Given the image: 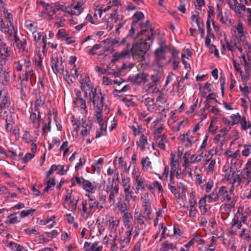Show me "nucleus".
I'll list each match as a JSON object with an SVG mask.
<instances>
[{
    "label": "nucleus",
    "instance_id": "nucleus-1",
    "mask_svg": "<svg viewBox=\"0 0 251 251\" xmlns=\"http://www.w3.org/2000/svg\"><path fill=\"white\" fill-rule=\"evenodd\" d=\"M150 48V46L146 41L141 40L133 44L130 49V52L133 57L140 55L141 56L142 60H145L144 54L147 52Z\"/></svg>",
    "mask_w": 251,
    "mask_h": 251
},
{
    "label": "nucleus",
    "instance_id": "nucleus-2",
    "mask_svg": "<svg viewBox=\"0 0 251 251\" xmlns=\"http://www.w3.org/2000/svg\"><path fill=\"white\" fill-rule=\"evenodd\" d=\"M91 91L92 97L91 93L89 94V96L94 107L96 109H102L104 96L102 95L100 92L97 93L96 88L93 87L91 88Z\"/></svg>",
    "mask_w": 251,
    "mask_h": 251
},
{
    "label": "nucleus",
    "instance_id": "nucleus-3",
    "mask_svg": "<svg viewBox=\"0 0 251 251\" xmlns=\"http://www.w3.org/2000/svg\"><path fill=\"white\" fill-rule=\"evenodd\" d=\"M88 201L84 200L82 202V210L84 213L88 212L90 213L96 210L99 208V202L95 199H93L90 195H88Z\"/></svg>",
    "mask_w": 251,
    "mask_h": 251
},
{
    "label": "nucleus",
    "instance_id": "nucleus-4",
    "mask_svg": "<svg viewBox=\"0 0 251 251\" xmlns=\"http://www.w3.org/2000/svg\"><path fill=\"white\" fill-rule=\"evenodd\" d=\"M166 58V50L161 49H156L154 51V64L158 66L159 67H162L163 63L162 61Z\"/></svg>",
    "mask_w": 251,
    "mask_h": 251
},
{
    "label": "nucleus",
    "instance_id": "nucleus-5",
    "mask_svg": "<svg viewBox=\"0 0 251 251\" xmlns=\"http://www.w3.org/2000/svg\"><path fill=\"white\" fill-rule=\"evenodd\" d=\"M10 48L4 43L0 44V61L6 62L10 57Z\"/></svg>",
    "mask_w": 251,
    "mask_h": 251
},
{
    "label": "nucleus",
    "instance_id": "nucleus-6",
    "mask_svg": "<svg viewBox=\"0 0 251 251\" xmlns=\"http://www.w3.org/2000/svg\"><path fill=\"white\" fill-rule=\"evenodd\" d=\"M75 93L76 97L74 99V103L76 105L79 104L81 108L85 110V113H86L87 112V110L85 100L82 97L80 91L79 89H75Z\"/></svg>",
    "mask_w": 251,
    "mask_h": 251
},
{
    "label": "nucleus",
    "instance_id": "nucleus-7",
    "mask_svg": "<svg viewBox=\"0 0 251 251\" xmlns=\"http://www.w3.org/2000/svg\"><path fill=\"white\" fill-rule=\"evenodd\" d=\"M148 74L145 73H140L136 75L129 78L130 81L133 83L140 84L141 83H145L148 81Z\"/></svg>",
    "mask_w": 251,
    "mask_h": 251
},
{
    "label": "nucleus",
    "instance_id": "nucleus-8",
    "mask_svg": "<svg viewBox=\"0 0 251 251\" xmlns=\"http://www.w3.org/2000/svg\"><path fill=\"white\" fill-rule=\"evenodd\" d=\"M90 78L88 76H84L82 78V76H80V83L81 84V89L84 92L85 98H88L87 91L91 88Z\"/></svg>",
    "mask_w": 251,
    "mask_h": 251
},
{
    "label": "nucleus",
    "instance_id": "nucleus-9",
    "mask_svg": "<svg viewBox=\"0 0 251 251\" xmlns=\"http://www.w3.org/2000/svg\"><path fill=\"white\" fill-rule=\"evenodd\" d=\"M162 76V73L160 71H156L153 74H152L151 76V79L152 81V83H150L148 84L149 88H156L158 83Z\"/></svg>",
    "mask_w": 251,
    "mask_h": 251
},
{
    "label": "nucleus",
    "instance_id": "nucleus-10",
    "mask_svg": "<svg viewBox=\"0 0 251 251\" xmlns=\"http://www.w3.org/2000/svg\"><path fill=\"white\" fill-rule=\"evenodd\" d=\"M30 110V122L32 123H41V118L39 109L31 107Z\"/></svg>",
    "mask_w": 251,
    "mask_h": 251
},
{
    "label": "nucleus",
    "instance_id": "nucleus-11",
    "mask_svg": "<svg viewBox=\"0 0 251 251\" xmlns=\"http://www.w3.org/2000/svg\"><path fill=\"white\" fill-rule=\"evenodd\" d=\"M107 222L108 223V228L112 231L113 230L116 231L119 226L120 223V219L117 217H114L109 216L107 218Z\"/></svg>",
    "mask_w": 251,
    "mask_h": 251
},
{
    "label": "nucleus",
    "instance_id": "nucleus-12",
    "mask_svg": "<svg viewBox=\"0 0 251 251\" xmlns=\"http://www.w3.org/2000/svg\"><path fill=\"white\" fill-rule=\"evenodd\" d=\"M63 61L62 59L59 62L57 58L51 60V68L55 74H56L62 71L63 69Z\"/></svg>",
    "mask_w": 251,
    "mask_h": 251
},
{
    "label": "nucleus",
    "instance_id": "nucleus-13",
    "mask_svg": "<svg viewBox=\"0 0 251 251\" xmlns=\"http://www.w3.org/2000/svg\"><path fill=\"white\" fill-rule=\"evenodd\" d=\"M133 174L135 176L134 180L137 186L140 187L142 190H144L145 186H147L145 179L140 176V173L138 172H135Z\"/></svg>",
    "mask_w": 251,
    "mask_h": 251
},
{
    "label": "nucleus",
    "instance_id": "nucleus-14",
    "mask_svg": "<svg viewBox=\"0 0 251 251\" xmlns=\"http://www.w3.org/2000/svg\"><path fill=\"white\" fill-rule=\"evenodd\" d=\"M2 91L0 92V99L2 98L1 103L0 104V110L3 109L6 107H8L10 106V101L9 97L8 94H6L3 97H1Z\"/></svg>",
    "mask_w": 251,
    "mask_h": 251
},
{
    "label": "nucleus",
    "instance_id": "nucleus-15",
    "mask_svg": "<svg viewBox=\"0 0 251 251\" xmlns=\"http://www.w3.org/2000/svg\"><path fill=\"white\" fill-rule=\"evenodd\" d=\"M17 30H14V41L16 44V47H17L19 49H23V50H24L26 45V41L25 39L20 40L19 38L17 35Z\"/></svg>",
    "mask_w": 251,
    "mask_h": 251
},
{
    "label": "nucleus",
    "instance_id": "nucleus-16",
    "mask_svg": "<svg viewBox=\"0 0 251 251\" xmlns=\"http://www.w3.org/2000/svg\"><path fill=\"white\" fill-rule=\"evenodd\" d=\"M229 4L230 8L234 10L239 17H243L242 11H245L246 10V7L244 4H239L238 6H233V5L230 3V2H229Z\"/></svg>",
    "mask_w": 251,
    "mask_h": 251
},
{
    "label": "nucleus",
    "instance_id": "nucleus-17",
    "mask_svg": "<svg viewBox=\"0 0 251 251\" xmlns=\"http://www.w3.org/2000/svg\"><path fill=\"white\" fill-rule=\"evenodd\" d=\"M219 194L222 196V201H226L227 202H229L231 200V197L228 195V192L226 189V187L225 186L221 187L219 191Z\"/></svg>",
    "mask_w": 251,
    "mask_h": 251
},
{
    "label": "nucleus",
    "instance_id": "nucleus-18",
    "mask_svg": "<svg viewBox=\"0 0 251 251\" xmlns=\"http://www.w3.org/2000/svg\"><path fill=\"white\" fill-rule=\"evenodd\" d=\"M119 185L115 184L114 189L110 192L108 201L111 204H114L115 201V197L118 194Z\"/></svg>",
    "mask_w": 251,
    "mask_h": 251
},
{
    "label": "nucleus",
    "instance_id": "nucleus-19",
    "mask_svg": "<svg viewBox=\"0 0 251 251\" xmlns=\"http://www.w3.org/2000/svg\"><path fill=\"white\" fill-rule=\"evenodd\" d=\"M176 248V245L169 243L166 241L163 243L160 249V251H169V250H173Z\"/></svg>",
    "mask_w": 251,
    "mask_h": 251
},
{
    "label": "nucleus",
    "instance_id": "nucleus-20",
    "mask_svg": "<svg viewBox=\"0 0 251 251\" xmlns=\"http://www.w3.org/2000/svg\"><path fill=\"white\" fill-rule=\"evenodd\" d=\"M176 161L174 160V157L172 158L171 162V173H170V181L172 184H175V182L174 181V176L175 174V172L176 170Z\"/></svg>",
    "mask_w": 251,
    "mask_h": 251
},
{
    "label": "nucleus",
    "instance_id": "nucleus-21",
    "mask_svg": "<svg viewBox=\"0 0 251 251\" xmlns=\"http://www.w3.org/2000/svg\"><path fill=\"white\" fill-rule=\"evenodd\" d=\"M46 186L44 189V192L47 193L49 190H52L55 185L54 178H50L46 183Z\"/></svg>",
    "mask_w": 251,
    "mask_h": 251
},
{
    "label": "nucleus",
    "instance_id": "nucleus-22",
    "mask_svg": "<svg viewBox=\"0 0 251 251\" xmlns=\"http://www.w3.org/2000/svg\"><path fill=\"white\" fill-rule=\"evenodd\" d=\"M240 124L241 125V129L243 130H246L251 127V123L249 120H247L245 117H243Z\"/></svg>",
    "mask_w": 251,
    "mask_h": 251
},
{
    "label": "nucleus",
    "instance_id": "nucleus-23",
    "mask_svg": "<svg viewBox=\"0 0 251 251\" xmlns=\"http://www.w3.org/2000/svg\"><path fill=\"white\" fill-rule=\"evenodd\" d=\"M83 187L86 191L91 193H92L95 189V187L92 185V183L87 180L84 181Z\"/></svg>",
    "mask_w": 251,
    "mask_h": 251
},
{
    "label": "nucleus",
    "instance_id": "nucleus-24",
    "mask_svg": "<svg viewBox=\"0 0 251 251\" xmlns=\"http://www.w3.org/2000/svg\"><path fill=\"white\" fill-rule=\"evenodd\" d=\"M206 201L205 198L201 199L199 201V208L200 209H203L204 212H207L210 209V207L205 204Z\"/></svg>",
    "mask_w": 251,
    "mask_h": 251
},
{
    "label": "nucleus",
    "instance_id": "nucleus-25",
    "mask_svg": "<svg viewBox=\"0 0 251 251\" xmlns=\"http://www.w3.org/2000/svg\"><path fill=\"white\" fill-rule=\"evenodd\" d=\"M134 20L132 22V25L136 24L139 21L144 18V15L141 12H137L134 14Z\"/></svg>",
    "mask_w": 251,
    "mask_h": 251
},
{
    "label": "nucleus",
    "instance_id": "nucleus-26",
    "mask_svg": "<svg viewBox=\"0 0 251 251\" xmlns=\"http://www.w3.org/2000/svg\"><path fill=\"white\" fill-rule=\"evenodd\" d=\"M196 22L197 24L199 30L200 31L201 33V38H203L204 36V30L203 28L204 25L202 22H201L199 17L196 20Z\"/></svg>",
    "mask_w": 251,
    "mask_h": 251
},
{
    "label": "nucleus",
    "instance_id": "nucleus-27",
    "mask_svg": "<svg viewBox=\"0 0 251 251\" xmlns=\"http://www.w3.org/2000/svg\"><path fill=\"white\" fill-rule=\"evenodd\" d=\"M230 118L232 119L231 125H234L238 123L240 124L243 118L239 113H237L236 115L233 114L230 116Z\"/></svg>",
    "mask_w": 251,
    "mask_h": 251
},
{
    "label": "nucleus",
    "instance_id": "nucleus-28",
    "mask_svg": "<svg viewBox=\"0 0 251 251\" xmlns=\"http://www.w3.org/2000/svg\"><path fill=\"white\" fill-rule=\"evenodd\" d=\"M129 35H127L126 38H124L120 42L119 41V38H114L110 41V45L113 46L115 44H119L120 45H124L126 41V39L128 38Z\"/></svg>",
    "mask_w": 251,
    "mask_h": 251
},
{
    "label": "nucleus",
    "instance_id": "nucleus-29",
    "mask_svg": "<svg viewBox=\"0 0 251 251\" xmlns=\"http://www.w3.org/2000/svg\"><path fill=\"white\" fill-rule=\"evenodd\" d=\"M131 219H132V217L131 213L128 212L124 213L123 221L124 225L126 226L129 224L130 220Z\"/></svg>",
    "mask_w": 251,
    "mask_h": 251
},
{
    "label": "nucleus",
    "instance_id": "nucleus-30",
    "mask_svg": "<svg viewBox=\"0 0 251 251\" xmlns=\"http://www.w3.org/2000/svg\"><path fill=\"white\" fill-rule=\"evenodd\" d=\"M235 175L234 169L231 168L229 170L226 169L225 171V177L227 180L231 179Z\"/></svg>",
    "mask_w": 251,
    "mask_h": 251
},
{
    "label": "nucleus",
    "instance_id": "nucleus-31",
    "mask_svg": "<svg viewBox=\"0 0 251 251\" xmlns=\"http://www.w3.org/2000/svg\"><path fill=\"white\" fill-rule=\"evenodd\" d=\"M143 206L144 208V214H146L147 216L149 217L151 213V205L150 202L147 203H143Z\"/></svg>",
    "mask_w": 251,
    "mask_h": 251
},
{
    "label": "nucleus",
    "instance_id": "nucleus-32",
    "mask_svg": "<svg viewBox=\"0 0 251 251\" xmlns=\"http://www.w3.org/2000/svg\"><path fill=\"white\" fill-rule=\"evenodd\" d=\"M130 53H131L130 50H125L120 52H116L115 53V56L116 57H119V58H124L127 57V56H129Z\"/></svg>",
    "mask_w": 251,
    "mask_h": 251
},
{
    "label": "nucleus",
    "instance_id": "nucleus-33",
    "mask_svg": "<svg viewBox=\"0 0 251 251\" xmlns=\"http://www.w3.org/2000/svg\"><path fill=\"white\" fill-rule=\"evenodd\" d=\"M166 138L167 136L165 134L161 135V138H160V140L159 141L158 144V147L163 150L165 149V143L166 142Z\"/></svg>",
    "mask_w": 251,
    "mask_h": 251
},
{
    "label": "nucleus",
    "instance_id": "nucleus-34",
    "mask_svg": "<svg viewBox=\"0 0 251 251\" xmlns=\"http://www.w3.org/2000/svg\"><path fill=\"white\" fill-rule=\"evenodd\" d=\"M149 160V157H147L145 158H143L141 160V164L143 168L146 170L148 169L149 168H151V162Z\"/></svg>",
    "mask_w": 251,
    "mask_h": 251
},
{
    "label": "nucleus",
    "instance_id": "nucleus-35",
    "mask_svg": "<svg viewBox=\"0 0 251 251\" xmlns=\"http://www.w3.org/2000/svg\"><path fill=\"white\" fill-rule=\"evenodd\" d=\"M190 133L189 132H187L186 135L187 136L186 138V143L185 145V146L186 147H188L189 146H191V145L195 143L196 141V139H194L193 137L192 136L190 137L189 134Z\"/></svg>",
    "mask_w": 251,
    "mask_h": 251
},
{
    "label": "nucleus",
    "instance_id": "nucleus-36",
    "mask_svg": "<svg viewBox=\"0 0 251 251\" xmlns=\"http://www.w3.org/2000/svg\"><path fill=\"white\" fill-rule=\"evenodd\" d=\"M45 101L44 98L42 99L41 96H39V98L35 100L34 106L33 108L39 109V107L42 106L44 104Z\"/></svg>",
    "mask_w": 251,
    "mask_h": 251
},
{
    "label": "nucleus",
    "instance_id": "nucleus-37",
    "mask_svg": "<svg viewBox=\"0 0 251 251\" xmlns=\"http://www.w3.org/2000/svg\"><path fill=\"white\" fill-rule=\"evenodd\" d=\"M0 77L3 78V80L2 81V85H7L8 84L10 78V74L8 72H6L5 73H4L3 75Z\"/></svg>",
    "mask_w": 251,
    "mask_h": 251
},
{
    "label": "nucleus",
    "instance_id": "nucleus-38",
    "mask_svg": "<svg viewBox=\"0 0 251 251\" xmlns=\"http://www.w3.org/2000/svg\"><path fill=\"white\" fill-rule=\"evenodd\" d=\"M251 153V145H245L244 150L242 151V154L243 156H248Z\"/></svg>",
    "mask_w": 251,
    "mask_h": 251
},
{
    "label": "nucleus",
    "instance_id": "nucleus-39",
    "mask_svg": "<svg viewBox=\"0 0 251 251\" xmlns=\"http://www.w3.org/2000/svg\"><path fill=\"white\" fill-rule=\"evenodd\" d=\"M102 109H96L97 113V121L99 123L101 124L102 122Z\"/></svg>",
    "mask_w": 251,
    "mask_h": 251
},
{
    "label": "nucleus",
    "instance_id": "nucleus-40",
    "mask_svg": "<svg viewBox=\"0 0 251 251\" xmlns=\"http://www.w3.org/2000/svg\"><path fill=\"white\" fill-rule=\"evenodd\" d=\"M34 156V153H27L22 158L24 163H26L29 161L31 160Z\"/></svg>",
    "mask_w": 251,
    "mask_h": 251
},
{
    "label": "nucleus",
    "instance_id": "nucleus-41",
    "mask_svg": "<svg viewBox=\"0 0 251 251\" xmlns=\"http://www.w3.org/2000/svg\"><path fill=\"white\" fill-rule=\"evenodd\" d=\"M66 10V8L63 5H60V4L56 3L54 6L53 9V12L54 13H55L57 11H58L59 10L65 11Z\"/></svg>",
    "mask_w": 251,
    "mask_h": 251
},
{
    "label": "nucleus",
    "instance_id": "nucleus-42",
    "mask_svg": "<svg viewBox=\"0 0 251 251\" xmlns=\"http://www.w3.org/2000/svg\"><path fill=\"white\" fill-rule=\"evenodd\" d=\"M194 244V239L190 240L188 243L184 246V247L180 249V251H188L189 248Z\"/></svg>",
    "mask_w": 251,
    "mask_h": 251
},
{
    "label": "nucleus",
    "instance_id": "nucleus-43",
    "mask_svg": "<svg viewBox=\"0 0 251 251\" xmlns=\"http://www.w3.org/2000/svg\"><path fill=\"white\" fill-rule=\"evenodd\" d=\"M8 221L9 223L15 224L19 222L18 218L15 216V214H11L8 217Z\"/></svg>",
    "mask_w": 251,
    "mask_h": 251
},
{
    "label": "nucleus",
    "instance_id": "nucleus-44",
    "mask_svg": "<svg viewBox=\"0 0 251 251\" xmlns=\"http://www.w3.org/2000/svg\"><path fill=\"white\" fill-rule=\"evenodd\" d=\"M35 209H30L26 210H23L20 213V216L22 218H24L31 214L33 212L35 211Z\"/></svg>",
    "mask_w": 251,
    "mask_h": 251
},
{
    "label": "nucleus",
    "instance_id": "nucleus-45",
    "mask_svg": "<svg viewBox=\"0 0 251 251\" xmlns=\"http://www.w3.org/2000/svg\"><path fill=\"white\" fill-rule=\"evenodd\" d=\"M139 142L142 146V150H144L145 145L147 144V137L142 134L140 136Z\"/></svg>",
    "mask_w": 251,
    "mask_h": 251
},
{
    "label": "nucleus",
    "instance_id": "nucleus-46",
    "mask_svg": "<svg viewBox=\"0 0 251 251\" xmlns=\"http://www.w3.org/2000/svg\"><path fill=\"white\" fill-rule=\"evenodd\" d=\"M201 151V153L200 154V155L196 157L194 160H193L192 162V163H197V162L201 161V159L206 155L205 151Z\"/></svg>",
    "mask_w": 251,
    "mask_h": 251
},
{
    "label": "nucleus",
    "instance_id": "nucleus-47",
    "mask_svg": "<svg viewBox=\"0 0 251 251\" xmlns=\"http://www.w3.org/2000/svg\"><path fill=\"white\" fill-rule=\"evenodd\" d=\"M98 243L96 242L94 243L91 247L90 251H101L102 250V246H98Z\"/></svg>",
    "mask_w": 251,
    "mask_h": 251
},
{
    "label": "nucleus",
    "instance_id": "nucleus-48",
    "mask_svg": "<svg viewBox=\"0 0 251 251\" xmlns=\"http://www.w3.org/2000/svg\"><path fill=\"white\" fill-rule=\"evenodd\" d=\"M109 185H107L106 187V188L105 189V191L107 192V193H108L109 192H111L113 189H114V186L113 185V182L114 181V178H113L112 180L110 181V179L109 178Z\"/></svg>",
    "mask_w": 251,
    "mask_h": 251
},
{
    "label": "nucleus",
    "instance_id": "nucleus-49",
    "mask_svg": "<svg viewBox=\"0 0 251 251\" xmlns=\"http://www.w3.org/2000/svg\"><path fill=\"white\" fill-rule=\"evenodd\" d=\"M118 209L121 213H126L127 212H126V211L127 210V206L126 203L125 202H122L118 206Z\"/></svg>",
    "mask_w": 251,
    "mask_h": 251
},
{
    "label": "nucleus",
    "instance_id": "nucleus-50",
    "mask_svg": "<svg viewBox=\"0 0 251 251\" xmlns=\"http://www.w3.org/2000/svg\"><path fill=\"white\" fill-rule=\"evenodd\" d=\"M25 76H28V77H29V79L31 81L32 78L33 77H35V75L34 72L32 70H28L27 69H26ZM31 83L32 84L31 82Z\"/></svg>",
    "mask_w": 251,
    "mask_h": 251
},
{
    "label": "nucleus",
    "instance_id": "nucleus-51",
    "mask_svg": "<svg viewBox=\"0 0 251 251\" xmlns=\"http://www.w3.org/2000/svg\"><path fill=\"white\" fill-rule=\"evenodd\" d=\"M213 181L211 179H209L207 182L206 186V192L208 193L210 192L213 186Z\"/></svg>",
    "mask_w": 251,
    "mask_h": 251
},
{
    "label": "nucleus",
    "instance_id": "nucleus-52",
    "mask_svg": "<svg viewBox=\"0 0 251 251\" xmlns=\"http://www.w3.org/2000/svg\"><path fill=\"white\" fill-rule=\"evenodd\" d=\"M77 206V202L74 201H70L69 203L68 207L71 209L73 212L75 211Z\"/></svg>",
    "mask_w": 251,
    "mask_h": 251
},
{
    "label": "nucleus",
    "instance_id": "nucleus-53",
    "mask_svg": "<svg viewBox=\"0 0 251 251\" xmlns=\"http://www.w3.org/2000/svg\"><path fill=\"white\" fill-rule=\"evenodd\" d=\"M211 38H214L213 35H206L205 37V45L207 47H208L210 49V43H211Z\"/></svg>",
    "mask_w": 251,
    "mask_h": 251
},
{
    "label": "nucleus",
    "instance_id": "nucleus-54",
    "mask_svg": "<svg viewBox=\"0 0 251 251\" xmlns=\"http://www.w3.org/2000/svg\"><path fill=\"white\" fill-rule=\"evenodd\" d=\"M218 192L217 189H215L213 192L210 194L214 201H217L219 200Z\"/></svg>",
    "mask_w": 251,
    "mask_h": 251
},
{
    "label": "nucleus",
    "instance_id": "nucleus-55",
    "mask_svg": "<svg viewBox=\"0 0 251 251\" xmlns=\"http://www.w3.org/2000/svg\"><path fill=\"white\" fill-rule=\"evenodd\" d=\"M9 151L11 153V157L13 159L17 160L18 154L17 153L16 150H14L13 148L9 149Z\"/></svg>",
    "mask_w": 251,
    "mask_h": 251
},
{
    "label": "nucleus",
    "instance_id": "nucleus-56",
    "mask_svg": "<svg viewBox=\"0 0 251 251\" xmlns=\"http://www.w3.org/2000/svg\"><path fill=\"white\" fill-rule=\"evenodd\" d=\"M144 102L146 105L149 106H151L153 105L154 100L151 98H148L145 100Z\"/></svg>",
    "mask_w": 251,
    "mask_h": 251
},
{
    "label": "nucleus",
    "instance_id": "nucleus-57",
    "mask_svg": "<svg viewBox=\"0 0 251 251\" xmlns=\"http://www.w3.org/2000/svg\"><path fill=\"white\" fill-rule=\"evenodd\" d=\"M239 40L241 42L243 43L244 45H248L249 48L251 47V45L249 44L248 42L246 40V37L244 35V34L239 35Z\"/></svg>",
    "mask_w": 251,
    "mask_h": 251
},
{
    "label": "nucleus",
    "instance_id": "nucleus-58",
    "mask_svg": "<svg viewBox=\"0 0 251 251\" xmlns=\"http://www.w3.org/2000/svg\"><path fill=\"white\" fill-rule=\"evenodd\" d=\"M82 5V2L80 1H78L76 4L74 6V9L78 11V14H80L83 10L82 8H81Z\"/></svg>",
    "mask_w": 251,
    "mask_h": 251
},
{
    "label": "nucleus",
    "instance_id": "nucleus-59",
    "mask_svg": "<svg viewBox=\"0 0 251 251\" xmlns=\"http://www.w3.org/2000/svg\"><path fill=\"white\" fill-rule=\"evenodd\" d=\"M48 119H49V122H48V124L45 125L43 127L42 130H43V133L44 134H46V128H47L49 131H50L51 127H50V124L51 121H50V118H49Z\"/></svg>",
    "mask_w": 251,
    "mask_h": 251
},
{
    "label": "nucleus",
    "instance_id": "nucleus-60",
    "mask_svg": "<svg viewBox=\"0 0 251 251\" xmlns=\"http://www.w3.org/2000/svg\"><path fill=\"white\" fill-rule=\"evenodd\" d=\"M236 29L239 35H243L244 34L243 25L241 23H238V24L237 25Z\"/></svg>",
    "mask_w": 251,
    "mask_h": 251
},
{
    "label": "nucleus",
    "instance_id": "nucleus-61",
    "mask_svg": "<svg viewBox=\"0 0 251 251\" xmlns=\"http://www.w3.org/2000/svg\"><path fill=\"white\" fill-rule=\"evenodd\" d=\"M57 35L60 38H63L64 39L67 36V34L65 29H60L58 31Z\"/></svg>",
    "mask_w": 251,
    "mask_h": 251
},
{
    "label": "nucleus",
    "instance_id": "nucleus-62",
    "mask_svg": "<svg viewBox=\"0 0 251 251\" xmlns=\"http://www.w3.org/2000/svg\"><path fill=\"white\" fill-rule=\"evenodd\" d=\"M9 246L10 247H11L12 249H15L16 251H17L22 246L17 243L13 242H10L9 243Z\"/></svg>",
    "mask_w": 251,
    "mask_h": 251
},
{
    "label": "nucleus",
    "instance_id": "nucleus-63",
    "mask_svg": "<svg viewBox=\"0 0 251 251\" xmlns=\"http://www.w3.org/2000/svg\"><path fill=\"white\" fill-rule=\"evenodd\" d=\"M240 90L241 91L244 93V95L245 96H247L248 95L249 93V87L247 86H245L244 87H242L240 86Z\"/></svg>",
    "mask_w": 251,
    "mask_h": 251
},
{
    "label": "nucleus",
    "instance_id": "nucleus-64",
    "mask_svg": "<svg viewBox=\"0 0 251 251\" xmlns=\"http://www.w3.org/2000/svg\"><path fill=\"white\" fill-rule=\"evenodd\" d=\"M247 12L249 14V15H247L248 20L249 21V25L251 26V8H248L247 9Z\"/></svg>",
    "mask_w": 251,
    "mask_h": 251
}]
</instances>
